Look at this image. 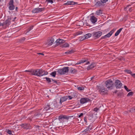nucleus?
Instances as JSON below:
<instances>
[{"mask_svg":"<svg viewBox=\"0 0 135 135\" xmlns=\"http://www.w3.org/2000/svg\"><path fill=\"white\" fill-rule=\"evenodd\" d=\"M33 26H31L30 27H29L28 28V29L27 30V32L26 33H27V32H29L32 29H33Z\"/></svg>","mask_w":135,"mask_h":135,"instance_id":"7c9ffc66","label":"nucleus"},{"mask_svg":"<svg viewBox=\"0 0 135 135\" xmlns=\"http://www.w3.org/2000/svg\"><path fill=\"white\" fill-rule=\"evenodd\" d=\"M89 63H90V62H89V61H87V62H86V64H89Z\"/></svg>","mask_w":135,"mask_h":135,"instance_id":"4d7b16f0","label":"nucleus"},{"mask_svg":"<svg viewBox=\"0 0 135 135\" xmlns=\"http://www.w3.org/2000/svg\"><path fill=\"white\" fill-rule=\"evenodd\" d=\"M0 135H2V133H0Z\"/></svg>","mask_w":135,"mask_h":135,"instance_id":"680f3d73","label":"nucleus"},{"mask_svg":"<svg viewBox=\"0 0 135 135\" xmlns=\"http://www.w3.org/2000/svg\"><path fill=\"white\" fill-rule=\"evenodd\" d=\"M44 79H46L47 82L48 83L51 82L50 79L49 78L45 77L43 78Z\"/></svg>","mask_w":135,"mask_h":135,"instance_id":"c85d7f7f","label":"nucleus"},{"mask_svg":"<svg viewBox=\"0 0 135 135\" xmlns=\"http://www.w3.org/2000/svg\"><path fill=\"white\" fill-rule=\"evenodd\" d=\"M130 6V5H128V6H127L125 8V10H127V9L129 8V7Z\"/></svg>","mask_w":135,"mask_h":135,"instance_id":"de8ad7c7","label":"nucleus"},{"mask_svg":"<svg viewBox=\"0 0 135 135\" xmlns=\"http://www.w3.org/2000/svg\"><path fill=\"white\" fill-rule=\"evenodd\" d=\"M83 113H81L79 116L78 117L80 118L81 117V116H82L83 115Z\"/></svg>","mask_w":135,"mask_h":135,"instance_id":"a18cd8bd","label":"nucleus"},{"mask_svg":"<svg viewBox=\"0 0 135 135\" xmlns=\"http://www.w3.org/2000/svg\"><path fill=\"white\" fill-rule=\"evenodd\" d=\"M52 81H54V83H57V81L56 80L53 79H52Z\"/></svg>","mask_w":135,"mask_h":135,"instance_id":"49530a36","label":"nucleus"},{"mask_svg":"<svg viewBox=\"0 0 135 135\" xmlns=\"http://www.w3.org/2000/svg\"><path fill=\"white\" fill-rule=\"evenodd\" d=\"M99 109L97 108H95L94 109V111L95 112H97Z\"/></svg>","mask_w":135,"mask_h":135,"instance_id":"37998d69","label":"nucleus"},{"mask_svg":"<svg viewBox=\"0 0 135 135\" xmlns=\"http://www.w3.org/2000/svg\"><path fill=\"white\" fill-rule=\"evenodd\" d=\"M24 72H29L28 74L36 75L38 76H42V69H31L25 70Z\"/></svg>","mask_w":135,"mask_h":135,"instance_id":"f257e3e1","label":"nucleus"},{"mask_svg":"<svg viewBox=\"0 0 135 135\" xmlns=\"http://www.w3.org/2000/svg\"><path fill=\"white\" fill-rule=\"evenodd\" d=\"M102 34V33L101 31H98L92 33V36L95 38V39L99 38Z\"/></svg>","mask_w":135,"mask_h":135,"instance_id":"0eeeda50","label":"nucleus"},{"mask_svg":"<svg viewBox=\"0 0 135 135\" xmlns=\"http://www.w3.org/2000/svg\"><path fill=\"white\" fill-rule=\"evenodd\" d=\"M44 8H42L43 10H44Z\"/></svg>","mask_w":135,"mask_h":135,"instance_id":"774afa93","label":"nucleus"},{"mask_svg":"<svg viewBox=\"0 0 135 135\" xmlns=\"http://www.w3.org/2000/svg\"><path fill=\"white\" fill-rule=\"evenodd\" d=\"M67 97H67V99H68V98H69V99H71L73 98V97H71V96L70 95L67 96Z\"/></svg>","mask_w":135,"mask_h":135,"instance_id":"79ce46f5","label":"nucleus"},{"mask_svg":"<svg viewBox=\"0 0 135 135\" xmlns=\"http://www.w3.org/2000/svg\"><path fill=\"white\" fill-rule=\"evenodd\" d=\"M6 131L7 133L9 134H12V131L8 129Z\"/></svg>","mask_w":135,"mask_h":135,"instance_id":"c9c22d12","label":"nucleus"},{"mask_svg":"<svg viewBox=\"0 0 135 135\" xmlns=\"http://www.w3.org/2000/svg\"><path fill=\"white\" fill-rule=\"evenodd\" d=\"M17 7H16V10L17 9Z\"/></svg>","mask_w":135,"mask_h":135,"instance_id":"0e129e2a","label":"nucleus"},{"mask_svg":"<svg viewBox=\"0 0 135 135\" xmlns=\"http://www.w3.org/2000/svg\"><path fill=\"white\" fill-rule=\"evenodd\" d=\"M130 111L132 113H134L135 112V108H133L130 109Z\"/></svg>","mask_w":135,"mask_h":135,"instance_id":"2f4dec72","label":"nucleus"},{"mask_svg":"<svg viewBox=\"0 0 135 135\" xmlns=\"http://www.w3.org/2000/svg\"><path fill=\"white\" fill-rule=\"evenodd\" d=\"M82 33V32L81 31L78 32H77V35L81 34Z\"/></svg>","mask_w":135,"mask_h":135,"instance_id":"c03bdc74","label":"nucleus"},{"mask_svg":"<svg viewBox=\"0 0 135 135\" xmlns=\"http://www.w3.org/2000/svg\"><path fill=\"white\" fill-rule=\"evenodd\" d=\"M81 64V62H80V61H79V62H78L76 64H75V65H76V64Z\"/></svg>","mask_w":135,"mask_h":135,"instance_id":"3c124183","label":"nucleus"},{"mask_svg":"<svg viewBox=\"0 0 135 135\" xmlns=\"http://www.w3.org/2000/svg\"><path fill=\"white\" fill-rule=\"evenodd\" d=\"M37 54L38 55H42V53H37Z\"/></svg>","mask_w":135,"mask_h":135,"instance_id":"5fc2aeb1","label":"nucleus"},{"mask_svg":"<svg viewBox=\"0 0 135 135\" xmlns=\"http://www.w3.org/2000/svg\"><path fill=\"white\" fill-rule=\"evenodd\" d=\"M42 11L41 8H35L32 10V12L34 13H38Z\"/></svg>","mask_w":135,"mask_h":135,"instance_id":"4468645a","label":"nucleus"},{"mask_svg":"<svg viewBox=\"0 0 135 135\" xmlns=\"http://www.w3.org/2000/svg\"><path fill=\"white\" fill-rule=\"evenodd\" d=\"M86 26H89V25H88V24H87V25H86Z\"/></svg>","mask_w":135,"mask_h":135,"instance_id":"e2e57ef3","label":"nucleus"},{"mask_svg":"<svg viewBox=\"0 0 135 135\" xmlns=\"http://www.w3.org/2000/svg\"><path fill=\"white\" fill-rule=\"evenodd\" d=\"M128 10H129L130 11H131V8H129Z\"/></svg>","mask_w":135,"mask_h":135,"instance_id":"bf43d9fd","label":"nucleus"},{"mask_svg":"<svg viewBox=\"0 0 135 135\" xmlns=\"http://www.w3.org/2000/svg\"><path fill=\"white\" fill-rule=\"evenodd\" d=\"M80 61L81 62V63H83L84 62H85L86 61L85 60H81Z\"/></svg>","mask_w":135,"mask_h":135,"instance_id":"09e8293b","label":"nucleus"},{"mask_svg":"<svg viewBox=\"0 0 135 135\" xmlns=\"http://www.w3.org/2000/svg\"><path fill=\"white\" fill-rule=\"evenodd\" d=\"M48 74L47 71H43V75H47Z\"/></svg>","mask_w":135,"mask_h":135,"instance_id":"58836bf2","label":"nucleus"},{"mask_svg":"<svg viewBox=\"0 0 135 135\" xmlns=\"http://www.w3.org/2000/svg\"><path fill=\"white\" fill-rule=\"evenodd\" d=\"M114 131V129H113V131Z\"/></svg>","mask_w":135,"mask_h":135,"instance_id":"338daca9","label":"nucleus"},{"mask_svg":"<svg viewBox=\"0 0 135 135\" xmlns=\"http://www.w3.org/2000/svg\"><path fill=\"white\" fill-rule=\"evenodd\" d=\"M69 117H68L66 115H61L59 117L58 119L60 122H63L65 119L68 120Z\"/></svg>","mask_w":135,"mask_h":135,"instance_id":"1a4fd4ad","label":"nucleus"},{"mask_svg":"<svg viewBox=\"0 0 135 135\" xmlns=\"http://www.w3.org/2000/svg\"><path fill=\"white\" fill-rule=\"evenodd\" d=\"M90 126H89L88 127H87L86 129H85L84 130V132H86L88 131H90V130L91 129V128H90Z\"/></svg>","mask_w":135,"mask_h":135,"instance_id":"bb28decb","label":"nucleus"},{"mask_svg":"<svg viewBox=\"0 0 135 135\" xmlns=\"http://www.w3.org/2000/svg\"><path fill=\"white\" fill-rule=\"evenodd\" d=\"M77 4V3L74 2L72 1H68L66 3L64 4L65 5H75Z\"/></svg>","mask_w":135,"mask_h":135,"instance_id":"6ab92c4d","label":"nucleus"},{"mask_svg":"<svg viewBox=\"0 0 135 135\" xmlns=\"http://www.w3.org/2000/svg\"><path fill=\"white\" fill-rule=\"evenodd\" d=\"M14 18H15V19L16 18V17H15Z\"/></svg>","mask_w":135,"mask_h":135,"instance_id":"69168bd1","label":"nucleus"},{"mask_svg":"<svg viewBox=\"0 0 135 135\" xmlns=\"http://www.w3.org/2000/svg\"><path fill=\"white\" fill-rule=\"evenodd\" d=\"M56 74V71H54L53 72H52L51 73L50 75H51L52 76L54 77H55V76Z\"/></svg>","mask_w":135,"mask_h":135,"instance_id":"c756f323","label":"nucleus"},{"mask_svg":"<svg viewBox=\"0 0 135 135\" xmlns=\"http://www.w3.org/2000/svg\"><path fill=\"white\" fill-rule=\"evenodd\" d=\"M69 44L67 43H65V44H64L63 45H62V47H69Z\"/></svg>","mask_w":135,"mask_h":135,"instance_id":"cd10ccee","label":"nucleus"},{"mask_svg":"<svg viewBox=\"0 0 135 135\" xmlns=\"http://www.w3.org/2000/svg\"><path fill=\"white\" fill-rule=\"evenodd\" d=\"M92 35V34L88 33L84 35V39H87L90 37Z\"/></svg>","mask_w":135,"mask_h":135,"instance_id":"5701e85b","label":"nucleus"},{"mask_svg":"<svg viewBox=\"0 0 135 135\" xmlns=\"http://www.w3.org/2000/svg\"><path fill=\"white\" fill-rule=\"evenodd\" d=\"M125 71L127 73H128V74H131H131H132V72L130 70H125Z\"/></svg>","mask_w":135,"mask_h":135,"instance_id":"473e14b6","label":"nucleus"},{"mask_svg":"<svg viewBox=\"0 0 135 135\" xmlns=\"http://www.w3.org/2000/svg\"><path fill=\"white\" fill-rule=\"evenodd\" d=\"M74 51L73 50H70L68 51L67 52H65V54H71L72 53H73L74 52Z\"/></svg>","mask_w":135,"mask_h":135,"instance_id":"a878e982","label":"nucleus"},{"mask_svg":"<svg viewBox=\"0 0 135 135\" xmlns=\"http://www.w3.org/2000/svg\"><path fill=\"white\" fill-rule=\"evenodd\" d=\"M103 85L98 86V89L100 94L102 95L105 94L107 93L108 90Z\"/></svg>","mask_w":135,"mask_h":135,"instance_id":"f03ea898","label":"nucleus"},{"mask_svg":"<svg viewBox=\"0 0 135 135\" xmlns=\"http://www.w3.org/2000/svg\"><path fill=\"white\" fill-rule=\"evenodd\" d=\"M105 84L107 88L109 89H111L114 84L112 80L111 79H109L106 81Z\"/></svg>","mask_w":135,"mask_h":135,"instance_id":"39448f33","label":"nucleus"},{"mask_svg":"<svg viewBox=\"0 0 135 135\" xmlns=\"http://www.w3.org/2000/svg\"><path fill=\"white\" fill-rule=\"evenodd\" d=\"M69 71L72 74H76L77 71V70L76 69H74L73 68H71Z\"/></svg>","mask_w":135,"mask_h":135,"instance_id":"412c9836","label":"nucleus"},{"mask_svg":"<svg viewBox=\"0 0 135 135\" xmlns=\"http://www.w3.org/2000/svg\"><path fill=\"white\" fill-rule=\"evenodd\" d=\"M123 28H120L119 30L117 31V32L115 33V36H118L119 34V33L121 32Z\"/></svg>","mask_w":135,"mask_h":135,"instance_id":"4be33fe9","label":"nucleus"},{"mask_svg":"<svg viewBox=\"0 0 135 135\" xmlns=\"http://www.w3.org/2000/svg\"><path fill=\"white\" fill-rule=\"evenodd\" d=\"M13 0H10L8 3V8L10 10H13L15 8V6L13 4Z\"/></svg>","mask_w":135,"mask_h":135,"instance_id":"9d476101","label":"nucleus"},{"mask_svg":"<svg viewBox=\"0 0 135 135\" xmlns=\"http://www.w3.org/2000/svg\"><path fill=\"white\" fill-rule=\"evenodd\" d=\"M94 77H95L94 76L91 77V80H92V79H94Z\"/></svg>","mask_w":135,"mask_h":135,"instance_id":"6e6d98bb","label":"nucleus"},{"mask_svg":"<svg viewBox=\"0 0 135 135\" xmlns=\"http://www.w3.org/2000/svg\"><path fill=\"white\" fill-rule=\"evenodd\" d=\"M84 89V88L83 87H79L78 88V90H83Z\"/></svg>","mask_w":135,"mask_h":135,"instance_id":"72a5a7b5","label":"nucleus"},{"mask_svg":"<svg viewBox=\"0 0 135 135\" xmlns=\"http://www.w3.org/2000/svg\"><path fill=\"white\" fill-rule=\"evenodd\" d=\"M131 75L133 76V77L135 78V74L133 73H132V74H131Z\"/></svg>","mask_w":135,"mask_h":135,"instance_id":"8fccbe9b","label":"nucleus"},{"mask_svg":"<svg viewBox=\"0 0 135 135\" xmlns=\"http://www.w3.org/2000/svg\"><path fill=\"white\" fill-rule=\"evenodd\" d=\"M113 32V31L112 30L111 31L105 35L104 36H102L101 37V39H106L108 38L112 34Z\"/></svg>","mask_w":135,"mask_h":135,"instance_id":"f8f14e48","label":"nucleus"},{"mask_svg":"<svg viewBox=\"0 0 135 135\" xmlns=\"http://www.w3.org/2000/svg\"><path fill=\"white\" fill-rule=\"evenodd\" d=\"M108 0H100L101 2L103 3H105Z\"/></svg>","mask_w":135,"mask_h":135,"instance_id":"a19ab883","label":"nucleus"},{"mask_svg":"<svg viewBox=\"0 0 135 135\" xmlns=\"http://www.w3.org/2000/svg\"><path fill=\"white\" fill-rule=\"evenodd\" d=\"M2 26V23L0 22V26Z\"/></svg>","mask_w":135,"mask_h":135,"instance_id":"13d9d810","label":"nucleus"},{"mask_svg":"<svg viewBox=\"0 0 135 135\" xmlns=\"http://www.w3.org/2000/svg\"><path fill=\"white\" fill-rule=\"evenodd\" d=\"M133 93L132 92H129L127 96H132L133 95Z\"/></svg>","mask_w":135,"mask_h":135,"instance_id":"4c0bfd02","label":"nucleus"},{"mask_svg":"<svg viewBox=\"0 0 135 135\" xmlns=\"http://www.w3.org/2000/svg\"><path fill=\"white\" fill-rule=\"evenodd\" d=\"M84 120L85 122H87V121H86V117H85L84 118Z\"/></svg>","mask_w":135,"mask_h":135,"instance_id":"864d4df0","label":"nucleus"},{"mask_svg":"<svg viewBox=\"0 0 135 135\" xmlns=\"http://www.w3.org/2000/svg\"><path fill=\"white\" fill-rule=\"evenodd\" d=\"M89 99L86 98H82L80 100V103H81L83 104L86 103Z\"/></svg>","mask_w":135,"mask_h":135,"instance_id":"dca6fc26","label":"nucleus"},{"mask_svg":"<svg viewBox=\"0 0 135 135\" xmlns=\"http://www.w3.org/2000/svg\"><path fill=\"white\" fill-rule=\"evenodd\" d=\"M90 20L93 23H95L97 21V18L94 16H92L91 17Z\"/></svg>","mask_w":135,"mask_h":135,"instance_id":"a211bd4d","label":"nucleus"},{"mask_svg":"<svg viewBox=\"0 0 135 135\" xmlns=\"http://www.w3.org/2000/svg\"><path fill=\"white\" fill-rule=\"evenodd\" d=\"M69 70V67H65L62 69H58L57 72L60 75L65 74L68 73Z\"/></svg>","mask_w":135,"mask_h":135,"instance_id":"7ed1b4c3","label":"nucleus"},{"mask_svg":"<svg viewBox=\"0 0 135 135\" xmlns=\"http://www.w3.org/2000/svg\"><path fill=\"white\" fill-rule=\"evenodd\" d=\"M54 41V39L51 37L48 39L46 42H45L44 44V46L45 47L49 46L51 45Z\"/></svg>","mask_w":135,"mask_h":135,"instance_id":"20e7f679","label":"nucleus"},{"mask_svg":"<svg viewBox=\"0 0 135 135\" xmlns=\"http://www.w3.org/2000/svg\"><path fill=\"white\" fill-rule=\"evenodd\" d=\"M124 88L128 92H129L131 90L128 89L127 88V87L126 85H124Z\"/></svg>","mask_w":135,"mask_h":135,"instance_id":"e433bc0d","label":"nucleus"},{"mask_svg":"<svg viewBox=\"0 0 135 135\" xmlns=\"http://www.w3.org/2000/svg\"><path fill=\"white\" fill-rule=\"evenodd\" d=\"M79 38L80 39V41H82L85 39H84V36L80 37Z\"/></svg>","mask_w":135,"mask_h":135,"instance_id":"f704fd0d","label":"nucleus"},{"mask_svg":"<svg viewBox=\"0 0 135 135\" xmlns=\"http://www.w3.org/2000/svg\"><path fill=\"white\" fill-rule=\"evenodd\" d=\"M67 96H65L61 98L59 102L61 104L63 102L66 101L67 99Z\"/></svg>","mask_w":135,"mask_h":135,"instance_id":"2eb2a0df","label":"nucleus"},{"mask_svg":"<svg viewBox=\"0 0 135 135\" xmlns=\"http://www.w3.org/2000/svg\"><path fill=\"white\" fill-rule=\"evenodd\" d=\"M96 14L98 15H100L102 13V11L101 9H99L96 12Z\"/></svg>","mask_w":135,"mask_h":135,"instance_id":"393cba45","label":"nucleus"},{"mask_svg":"<svg viewBox=\"0 0 135 135\" xmlns=\"http://www.w3.org/2000/svg\"><path fill=\"white\" fill-rule=\"evenodd\" d=\"M65 41V40H64L59 38L56 40L55 42V43H56V46H57L64 43Z\"/></svg>","mask_w":135,"mask_h":135,"instance_id":"9b49d317","label":"nucleus"},{"mask_svg":"<svg viewBox=\"0 0 135 135\" xmlns=\"http://www.w3.org/2000/svg\"><path fill=\"white\" fill-rule=\"evenodd\" d=\"M11 18H8L6 21L2 23V26L5 25L8 26L11 23Z\"/></svg>","mask_w":135,"mask_h":135,"instance_id":"ddd939ff","label":"nucleus"},{"mask_svg":"<svg viewBox=\"0 0 135 135\" xmlns=\"http://www.w3.org/2000/svg\"><path fill=\"white\" fill-rule=\"evenodd\" d=\"M114 85L116 89H119L122 87V84L120 80H116L114 83Z\"/></svg>","mask_w":135,"mask_h":135,"instance_id":"6e6552de","label":"nucleus"},{"mask_svg":"<svg viewBox=\"0 0 135 135\" xmlns=\"http://www.w3.org/2000/svg\"><path fill=\"white\" fill-rule=\"evenodd\" d=\"M25 124H22V127H23V128H26L24 126H25Z\"/></svg>","mask_w":135,"mask_h":135,"instance_id":"603ef678","label":"nucleus"},{"mask_svg":"<svg viewBox=\"0 0 135 135\" xmlns=\"http://www.w3.org/2000/svg\"><path fill=\"white\" fill-rule=\"evenodd\" d=\"M46 1L49 3H53V1L52 0H46Z\"/></svg>","mask_w":135,"mask_h":135,"instance_id":"ea45409f","label":"nucleus"},{"mask_svg":"<svg viewBox=\"0 0 135 135\" xmlns=\"http://www.w3.org/2000/svg\"><path fill=\"white\" fill-rule=\"evenodd\" d=\"M46 97H48V98L49 97V96L48 95H47Z\"/></svg>","mask_w":135,"mask_h":135,"instance_id":"052dcab7","label":"nucleus"},{"mask_svg":"<svg viewBox=\"0 0 135 135\" xmlns=\"http://www.w3.org/2000/svg\"><path fill=\"white\" fill-rule=\"evenodd\" d=\"M48 124V121L47 120H43V125H46Z\"/></svg>","mask_w":135,"mask_h":135,"instance_id":"b1692460","label":"nucleus"},{"mask_svg":"<svg viewBox=\"0 0 135 135\" xmlns=\"http://www.w3.org/2000/svg\"><path fill=\"white\" fill-rule=\"evenodd\" d=\"M54 109V107L51 106V105L50 104V103H47L45 105L43 110L45 113L46 112L48 111L51 109L52 110Z\"/></svg>","mask_w":135,"mask_h":135,"instance_id":"423d86ee","label":"nucleus"},{"mask_svg":"<svg viewBox=\"0 0 135 135\" xmlns=\"http://www.w3.org/2000/svg\"><path fill=\"white\" fill-rule=\"evenodd\" d=\"M96 64L94 63H92L90 66H88L87 69L88 70H89L94 68L96 66Z\"/></svg>","mask_w":135,"mask_h":135,"instance_id":"f3484780","label":"nucleus"},{"mask_svg":"<svg viewBox=\"0 0 135 135\" xmlns=\"http://www.w3.org/2000/svg\"><path fill=\"white\" fill-rule=\"evenodd\" d=\"M95 5L97 7H99L102 6H103L104 4L103 3L101 2V1H98L96 3Z\"/></svg>","mask_w":135,"mask_h":135,"instance_id":"aec40b11","label":"nucleus"}]
</instances>
